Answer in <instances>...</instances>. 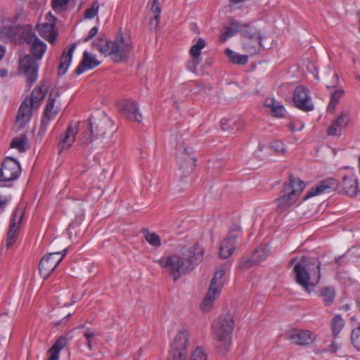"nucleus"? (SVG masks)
I'll return each instance as SVG.
<instances>
[{"instance_id":"obj_1","label":"nucleus","mask_w":360,"mask_h":360,"mask_svg":"<svg viewBox=\"0 0 360 360\" xmlns=\"http://www.w3.org/2000/svg\"><path fill=\"white\" fill-rule=\"evenodd\" d=\"M204 250L198 244L181 250V255L173 254L165 259L162 258L158 263L172 276L174 281L197 266L203 258Z\"/></svg>"},{"instance_id":"obj_2","label":"nucleus","mask_w":360,"mask_h":360,"mask_svg":"<svg viewBox=\"0 0 360 360\" xmlns=\"http://www.w3.org/2000/svg\"><path fill=\"white\" fill-rule=\"evenodd\" d=\"M350 197H355L359 191L358 179L354 174L344 176L341 182L335 178H326L310 188L304 199L323 193H329L335 191Z\"/></svg>"},{"instance_id":"obj_3","label":"nucleus","mask_w":360,"mask_h":360,"mask_svg":"<svg viewBox=\"0 0 360 360\" xmlns=\"http://www.w3.org/2000/svg\"><path fill=\"white\" fill-rule=\"evenodd\" d=\"M321 262L317 258L302 257L293 268L295 280L303 289L310 293L321 279Z\"/></svg>"},{"instance_id":"obj_4","label":"nucleus","mask_w":360,"mask_h":360,"mask_svg":"<svg viewBox=\"0 0 360 360\" xmlns=\"http://www.w3.org/2000/svg\"><path fill=\"white\" fill-rule=\"evenodd\" d=\"M101 53L111 56L112 60L120 63L126 60L133 50L132 41L130 38L125 39L123 34H117L115 41H110L99 37L92 44Z\"/></svg>"},{"instance_id":"obj_5","label":"nucleus","mask_w":360,"mask_h":360,"mask_svg":"<svg viewBox=\"0 0 360 360\" xmlns=\"http://www.w3.org/2000/svg\"><path fill=\"white\" fill-rule=\"evenodd\" d=\"M215 347L221 354L229 352L232 343L234 321L229 314L220 316L212 324Z\"/></svg>"},{"instance_id":"obj_6","label":"nucleus","mask_w":360,"mask_h":360,"mask_svg":"<svg viewBox=\"0 0 360 360\" xmlns=\"http://www.w3.org/2000/svg\"><path fill=\"white\" fill-rule=\"evenodd\" d=\"M305 187V184L292 174L289 175V179L284 184L283 189L279 192L276 199V210L281 214L289 209L297 200L299 194Z\"/></svg>"},{"instance_id":"obj_7","label":"nucleus","mask_w":360,"mask_h":360,"mask_svg":"<svg viewBox=\"0 0 360 360\" xmlns=\"http://www.w3.org/2000/svg\"><path fill=\"white\" fill-rule=\"evenodd\" d=\"M31 25H8L0 29V38L8 40L15 44H30L36 37Z\"/></svg>"},{"instance_id":"obj_8","label":"nucleus","mask_w":360,"mask_h":360,"mask_svg":"<svg viewBox=\"0 0 360 360\" xmlns=\"http://www.w3.org/2000/svg\"><path fill=\"white\" fill-rule=\"evenodd\" d=\"M226 273L225 267L221 266L215 272L211 280L210 288L202 302L201 309L202 311H209L214 303L217 295H218L223 287V277Z\"/></svg>"},{"instance_id":"obj_9","label":"nucleus","mask_w":360,"mask_h":360,"mask_svg":"<svg viewBox=\"0 0 360 360\" xmlns=\"http://www.w3.org/2000/svg\"><path fill=\"white\" fill-rule=\"evenodd\" d=\"M189 334L186 330L179 331L171 345L167 360H186L188 356L187 344Z\"/></svg>"},{"instance_id":"obj_10","label":"nucleus","mask_w":360,"mask_h":360,"mask_svg":"<svg viewBox=\"0 0 360 360\" xmlns=\"http://www.w3.org/2000/svg\"><path fill=\"white\" fill-rule=\"evenodd\" d=\"M38 70V60L30 54H25L19 60L18 71L27 77L26 81L30 86L37 81Z\"/></svg>"},{"instance_id":"obj_11","label":"nucleus","mask_w":360,"mask_h":360,"mask_svg":"<svg viewBox=\"0 0 360 360\" xmlns=\"http://www.w3.org/2000/svg\"><path fill=\"white\" fill-rule=\"evenodd\" d=\"M85 124L86 131L82 139V144L83 145L92 143L94 138L102 137L106 133L107 124L105 120H96L91 116Z\"/></svg>"},{"instance_id":"obj_12","label":"nucleus","mask_w":360,"mask_h":360,"mask_svg":"<svg viewBox=\"0 0 360 360\" xmlns=\"http://www.w3.org/2000/svg\"><path fill=\"white\" fill-rule=\"evenodd\" d=\"M21 173L20 162L15 158L6 157L1 163L0 181L6 183L17 179Z\"/></svg>"},{"instance_id":"obj_13","label":"nucleus","mask_w":360,"mask_h":360,"mask_svg":"<svg viewBox=\"0 0 360 360\" xmlns=\"http://www.w3.org/2000/svg\"><path fill=\"white\" fill-rule=\"evenodd\" d=\"M292 101L295 106L303 112H309L314 109L310 91L303 85H299L295 89Z\"/></svg>"},{"instance_id":"obj_14","label":"nucleus","mask_w":360,"mask_h":360,"mask_svg":"<svg viewBox=\"0 0 360 360\" xmlns=\"http://www.w3.org/2000/svg\"><path fill=\"white\" fill-rule=\"evenodd\" d=\"M240 232V228L234 225L229 231L226 238L221 242L219 246V257L221 259L229 258L235 251L236 239Z\"/></svg>"},{"instance_id":"obj_15","label":"nucleus","mask_w":360,"mask_h":360,"mask_svg":"<svg viewBox=\"0 0 360 360\" xmlns=\"http://www.w3.org/2000/svg\"><path fill=\"white\" fill-rule=\"evenodd\" d=\"M24 211L20 207H17L12 213L9 221V226L6 235V247L10 248L12 247L17 237V233L22 217Z\"/></svg>"},{"instance_id":"obj_16","label":"nucleus","mask_w":360,"mask_h":360,"mask_svg":"<svg viewBox=\"0 0 360 360\" xmlns=\"http://www.w3.org/2000/svg\"><path fill=\"white\" fill-rule=\"evenodd\" d=\"M120 112L128 120L141 122L143 117L139 112V104L132 100L124 101L120 108Z\"/></svg>"},{"instance_id":"obj_17","label":"nucleus","mask_w":360,"mask_h":360,"mask_svg":"<svg viewBox=\"0 0 360 360\" xmlns=\"http://www.w3.org/2000/svg\"><path fill=\"white\" fill-rule=\"evenodd\" d=\"M35 108H32L31 104L28 103V99H24L21 103L15 117V124L18 130H20L27 125L30 121L32 111Z\"/></svg>"},{"instance_id":"obj_18","label":"nucleus","mask_w":360,"mask_h":360,"mask_svg":"<svg viewBox=\"0 0 360 360\" xmlns=\"http://www.w3.org/2000/svg\"><path fill=\"white\" fill-rule=\"evenodd\" d=\"M56 96H58V92L56 96H53L52 92H51L49 96L41 120V128L46 129L49 122L53 120L58 112V110L57 108L54 109Z\"/></svg>"},{"instance_id":"obj_19","label":"nucleus","mask_w":360,"mask_h":360,"mask_svg":"<svg viewBox=\"0 0 360 360\" xmlns=\"http://www.w3.org/2000/svg\"><path fill=\"white\" fill-rule=\"evenodd\" d=\"M286 338L297 345H309L311 344L314 338L309 330H293L286 334Z\"/></svg>"},{"instance_id":"obj_20","label":"nucleus","mask_w":360,"mask_h":360,"mask_svg":"<svg viewBox=\"0 0 360 360\" xmlns=\"http://www.w3.org/2000/svg\"><path fill=\"white\" fill-rule=\"evenodd\" d=\"M77 129H74L71 125L68 127L66 131L61 134L58 143V153L61 154L63 151L69 149L75 141Z\"/></svg>"},{"instance_id":"obj_21","label":"nucleus","mask_w":360,"mask_h":360,"mask_svg":"<svg viewBox=\"0 0 360 360\" xmlns=\"http://www.w3.org/2000/svg\"><path fill=\"white\" fill-rule=\"evenodd\" d=\"M101 64V62L97 60L96 56L85 51L83 53V58L77 68L75 69V72L76 75H79L82 74L86 70H92Z\"/></svg>"},{"instance_id":"obj_22","label":"nucleus","mask_w":360,"mask_h":360,"mask_svg":"<svg viewBox=\"0 0 360 360\" xmlns=\"http://www.w3.org/2000/svg\"><path fill=\"white\" fill-rule=\"evenodd\" d=\"M37 30L41 37L49 41L51 44H54L58 37L54 23L44 22L38 24Z\"/></svg>"},{"instance_id":"obj_23","label":"nucleus","mask_w":360,"mask_h":360,"mask_svg":"<svg viewBox=\"0 0 360 360\" xmlns=\"http://www.w3.org/2000/svg\"><path fill=\"white\" fill-rule=\"evenodd\" d=\"M76 43H72L68 48V51L65 49L63 51L60 57V63L58 68V76H63L66 73L69 65L72 62L73 53L76 49Z\"/></svg>"},{"instance_id":"obj_24","label":"nucleus","mask_w":360,"mask_h":360,"mask_svg":"<svg viewBox=\"0 0 360 360\" xmlns=\"http://www.w3.org/2000/svg\"><path fill=\"white\" fill-rule=\"evenodd\" d=\"M70 340L66 336H59L48 350V354H49L48 360H58L60 352L69 344Z\"/></svg>"},{"instance_id":"obj_25","label":"nucleus","mask_w":360,"mask_h":360,"mask_svg":"<svg viewBox=\"0 0 360 360\" xmlns=\"http://www.w3.org/2000/svg\"><path fill=\"white\" fill-rule=\"evenodd\" d=\"M28 44L30 46V56H32L34 59L40 60L43 58L46 51V44L37 36L33 39V41H32V42Z\"/></svg>"},{"instance_id":"obj_26","label":"nucleus","mask_w":360,"mask_h":360,"mask_svg":"<svg viewBox=\"0 0 360 360\" xmlns=\"http://www.w3.org/2000/svg\"><path fill=\"white\" fill-rule=\"evenodd\" d=\"M56 267V262L50 261L46 255L41 259L38 265L39 274L44 279H47Z\"/></svg>"},{"instance_id":"obj_27","label":"nucleus","mask_w":360,"mask_h":360,"mask_svg":"<svg viewBox=\"0 0 360 360\" xmlns=\"http://www.w3.org/2000/svg\"><path fill=\"white\" fill-rule=\"evenodd\" d=\"M46 94V90H44L41 86H37L30 96H26L25 99H28V103L34 108H39Z\"/></svg>"},{"instance_id":"obj_28","label":"nucleus","mask_w":360,"mask_h":360,"mask_svg":"<svg viewBox=\"0 0 360 360\" xmlns=\"http://www.w3.org/2000/svg\"><path fill=\"white\" fill-rule=\"evenodd\" d=\"M335 295V288L330 285L321 288L318 292V296L322 299L326 307H330L333 304Z\"/></svg>"},{"instance_id":"obj_29","label":"nucleus","mask_w":360,"mask_h":360,"mask_svg":"<svg viewBox=\"0 0 360 360\" xmlns=\"http://www.w3.org/2000/svg\"><path fill=\"white\" fill-rule=\"evenodd\" d=\"M230 26L225 27L224 32H221L219 39L221 42H225L229 38L239 33V28L240 27V22L238 20L231 19L229 20Z\"/></svg>"},{"instance_id":"obj_30","label":"nucleus","mask_w":360,"mask_h":360,"mask_svg":"<svg viewBox=\"0 0 360 360\" xmlns=\"http://www.w3.org/2000/svg\"><path fill=\"white\" fill-rule=\"evenodd\" d=\"M262 37L259 39H248L243 42L244 50L250 56H255L259 53L262 45Z\"/></svg>"},{"instance_id":"obj_31","label":"nucleus","mask_w":360,"mask_h":360,"mask_svg":"<svg viewBox=\"0 0 360 360\" xmlns=\"http://www.w3.org/2000/svg\"><path fill=\"white\" fill-rule=\"evenodd\" d=\"M225 54L229 60L233 64L244 65L248 62V56L247 55L238 53L229 48L226 49Z\"/></svg>"},{"instance_id":"obj_32","label":"nucleus","mask_w":360,"mask_h":360,"mask_svg":"<svg viewBox=\"0 0 360 360\" xmlns=\"http://www.w3.org/2000/svg\"><path fill=\"white\" fill-rule=\"evenodd\" d=\"M239 33H240L242 37H243L245 39L255 38L259 39V37H262L259 31L253 29L250 25L248 23H240Z\"/></svg>"},{"instance_id":"obj_33","label":"nucleus","mask_w":360,"mask_h":360,"mask_svg":"<svg viewBox=\"0 0 360 360\" xmlns=\"http://www.w3.org/2000/svg\"><path fill=\"white\" fill-rule=\"evenodd\" d=\"M266 106L271 108L272 114L277 117H283L285 116V109L283 105L276 103L274 99L266 101Z\"/></svg>"},{"instance_id":"obj_34","label":"nucleus","mask_w":360,"mask_h":360,"mask_svg":"<svg viewBox=\"0 0 360 360\" xmlns=\"http://www.w3.org/2000/svg\"><path fill=\"white\" fill-rule=\"evenodd\" d=\"M269 253V249L266 246L260 245L252 253L257 264H259L266 259Z\"/></svg>"},{"instance_id":"obj_35","label":"nucleus","mask_w":360,"mask_h":360,"mask_svg":"<svg viewBox=\"0 0 360 360\" xmlns=\"http://www.w3.org/2000/svg\"><path fill=\"white\" fill-rule=\"evenodd\" d=\"M27 142V139L25 134L20 137H15L10 143V146L12 148H16L20 153H23L26 150L25 145Z\"/></svg>"},{"instance_id":"obj_36","label":"nucleus","mask_w":360,"mask_h":360,"mask_svg":"<svg viewBox=\"0 0 360 360\" xmlns=\"http://www.w3.org/2000/svg\"><path fill=\"white\" fill-rule=\"evenodd\" d=\"M205 46V40L202 38L198 39L197 42L190 49L189 53L191 58H195V59L201 60V51Z\"/></svg>"},{"instance_id":"obj_37","label":"nucleus","mask_w":360,"mask_h":360,"mask_svg":"<svg viewBox=\"0 0 360 360\" xmlns=\"http://www.w3.org/2000/svg\"><path fill=\"white\" fill-rule=\"evenodd\" d=\"M345 322L340 315H335L331 322V329L333 338H336L344 326Z\"/></svg>"},{"instance_id":"obj_38","label":"nucleus","mask_w":360,"mask_h":360,"mask_svg":"<svg viewBox=\"0 0 360 360\" xmlns=\"http://www.w3.org/2000/svg\"><path fill=\"white\" fill-rule=\"evenodd\" d=\"M345 94L344 90L342 89H337L334 91L330 94V99L328 106V110L329 111L333 112L336 105L339 103L340 98L343 96Z\"/></svg>"},{"instance_id":"obj_39","label":"nucleus","mask_w":360,"mask_h":360,"mask_svg":"<svg viewBox=\"0 0 360 360\" xmlns=\"http://www.w3.org/2000/svg\"><path fill=\"white\" fill-rule=\"evenodd\" d=\"M146 240L152 246L160 247L161 245V238L155 233H151L148 230H143Z\"/></svg>"},{"instance_id":"obj_40","label":"nucleus","mask_w":360,"mask_h":360,"mask_svg":"<svg viewBox=\"0 0 360 360\" xmlns=\"http://www.w3.org/2000/svg\"><path fill=\"white\" fill-rule=\"evenodd\" d=\"M148 6H149L150 11L154 13V19L156 21V24L158 23L162 11L159 0H150Z\"/></svg>"},{"instance_id":"obj_41","label":"nucleus","mask_w":360,"mask_h":360,"mask_svg":"<svg viewBox=\"0 0 360 360\" xmlns=\"http://www.w3.org/2000/svg\"><path fill=\"white\" fill-rule=\"evenodd\" d=\"M257 265L252 255L243 256L238 261V268L240 269H248L252 266Z\"/></svg>"},{"instance_id":"obj_42","label":"nucleus","mask_w":360,"mask_h":360,"mask_svg":"<svg viewBox=\"0 0 360 360\" xmlns=\"http://www.w3.org/2000/svg\"><path fill=\"white\" fill-rule=\"evenodd\" d=\"M351 342L352 345L360 351V323L351 332Z\"/></svg>"},{"instance_id":"obj_43","label":"nucleus","mask_w":360,"mask_h":360,"mask_svg":"<svg viewBox=\"0 0 360 360\" xmlns=\"http://www.w3.org/2000/svg\"><path fill=\"white\" fill-rule=\"evenodd\" d=\"M99 6L98 1H94L91 7L85 10L84 18L87 19L94 18L98 13Z\"/></svg>"},{"instance_id":"obj_44","label":"nucleus","mask_w":360,"mask_h":360,"mask_svg":"<svg viewBox=\"0 0 360 360\" xmlns=\"http://www.w3.org/2000/svg\"><path fill=\"white\" fill-rule=\"evenodd\" d=\"M67 253V250H64L62 252H51L46 255L47 257L50 261H54L56 263V266L59 264V263L62 261L63 257L65 256Z\"/></svg>"},{"instance_id":"obj_45","label":"nucleus","mask_w":360,"mask_h":360,"mask_svg":"<svg viewBox=\"0 0 360 360\" xmlns=\"http://www.w3.org/2000/svg\"><path fill=\"white\" fill-rule=\"evenodd\" d=\"M67 253V250H64L62 252H51L46 255L47 257L50 261H54L56 263V266L59 264V263L62 261L63 257L65 256Z\"/></svg>"},{"instance_id":"obj_46","label":"nucleus","mask_w":360,"mask_h":360,"mask_svg":"<svg viewBox=\"0 0 360 360\" xmlns=\"http://www.w3.org/2000/svg\"><path fill=\"white\" fill-rule=\"evenodd\" d=\"M338 126L341 129L346 127L349 121V114L347 112H342L341 114L335 120Z\"/></svg>"},{"instance_id":"obj_47","label":"nucleus","mask_w":360,"mask_h":360,"mask_svg":"<svg viewBox=\"0 0 360 360\" xmlns=\"http://www.w3.org/2000/svg\"><path fill=\"white\" fill-rule=\"evenodd\" d=\"M190 360H207V355L202 347H198L191 354Z\"/></svg>"},{"instance_id":"obj_48","label":"nucleus","mask_w":360,"mask_h":360,"mask_svg":"<svg viewBox=\"0 0 360 360\" xmlns=\"http://www.w3.org/2000/svg\"><path fill=\"white\" fill-rule=\"evenodd\" d=\"M83 335L86 339L88 348L91 350L92 349V338L96 335V333L90 328H87L84 330Z\"/></svg>"},{"instance_id":"obj_49","label":"nucleus","mask_w":360,"mask_h":360,"mask_svg":"<svg viewBox=\"0 0 360 360\" xmlns=\"http://www.w3.org/2000/svg\"><path fill=\"white\" fill-rule=\"evenodd\" d=\"M271 148L276 151L277 153H284L285 152V149L284 148V144L281 141H274L271 143Z\"/></svg>"},{"instance_id":"obj_50","label":"nucleus","mask_w":360,"mask_h":360,"mask_svg":"<svg viewBox=\"0 0 360 360\" xmlns=\"http://www.w3.org/2000/svg\"><path fill=\"white\" fill-rule=\"evenodd\" d=\"M341 128L338 126L337 122L333 120L331 126L328 129V135L329 136H336L340 135L341 134Z\"/></svg>"},{"instance_id":"obj_51","label":"nucleus","mask_w":360,"mask_h":360,"mask_svg":"<svg viewBox=\"0 0 360 360\" xmlns=\"http://www.w3.org/2000/svg\"><path fill=\"white\" fill-rule=\"evenodd\" d=\"M79 228V224L77 222L71 223L68 226V228L67 229L68 234L69 235L70 238H72V237L77 238V229Z\"/></svg>"},{"instance_id":"obj_52","label":"nucleus","mask_w":360,"mask_h":360,"mask_svg":"<svg viewBox=\"0 0 360 360\" xmlns=\"http://www.w3.org/2000/svg\"><path fill=\"white\" fill-rule=\"evenodd\" d=\"M201 60L195 59V58H191L186 64V68L188 70L195 72L198 65L200 63Z\"/></svg>"},{"instance_id":"obj_53","label":"nucleus","mask_w":360,"mask_h":360,"mask_svg":"<svg viewBox=\"0 0 360 360\" xmlns=\"http://www.w3.org/2000/svg\"><path fill=\"white\" fill-rule=\"evenodd\" d=\"M11 200V195H3L0 193V214L4 211Z\"/></svg>"},{"instance_id":"obj_54","label":"nucleus","mask_w":360,"mask_h":360,"mask_svg":"<svg viewBox=\"0 0 360 360\" xmlns=\"http://www.w3.org/2000/svg\"><path fill=\"white\" fill-rule=\"evenodd\" d=\"M70 0H52L51 6L54 11H57L59 8H61L63 6H66Z\"/></svg>"},{"instance_id":"obj_55","label":"nucleus","mask_w":360,"mask_h":360,"mask_svg":"<svg viewBox=\"0 0 360 360\" xmlns=\"http://www.w3.org/2000/svg\"><path fill=\"white\" fill-rule=\"evenodd\" d=\"M231 133H235V132L242 129L244 126V124L241 120L238 119L233 122H231Z\"/></svg>"},{"instance_id":"obj_56","label":"nucleus","mask_w":360,"mask_h":360,"mask_svg":"<svg viewBox=\"0 0 360 360\" xmlns=\"http://www.w3.org/2000/svg\"><path fill=\"white\" fill-rule=\"evenodd\" d=\"M231 120L227 118H223L221 120V127L222 131L231 132Z\"/></svg>"},{"instance_id":"obj_57","label":"nucleus","mask_w":360,"mask_h":360,"mask_svg":"<svg viewBox=\"0 0 360 360\" xmlns=\"http://www.w3.org/2000/svg\"><path fill=\"white\" fill-rule=\"evenodd\" d=\"M98 28L96 26L93 27L89 32L88 35L84 39V42H87L94 38L98 33Z\"/></svg>"},{"instance_id":"obj_58","label":"nucleus","mask_w":360,"mask_h":360,"mask_svg":"<svg viewBox=\"0 0 360 360\" xmlns=\"http://www.w3.org/2000/svg\"><path fill=\"white\" fill-rule=\"evenodd\" d=\"M46 18L47 20V22L49 23H54V25H56V22L57 20V18L56 16H54L51 12H49L46 16Z\"/></svg>"},{"instance_id":"obj_59","label":"nucleus","mask_w":360,"mask_h":360,"mask_svg":"<svg viewBox=\"0 0 360 360\" xmlns=\"http://www.w3.org/2000/svg\"><path fill=\"white\" fill-rule=\"evenodd\" d=\"M339 349L338 345L335 342H332L329 346V352L330 353H335Z\"/></svg>"},{"instance_id":"obj_60","label":"nucleus","mask_w":360,"mask_h":360,"mask_svg":"<svg viewBox=\"0 0 360 360\" xmlns=\"http://www.w3.org/2000/svg\"><path fill=\"white\" fill-rule=\"evenodd\" d=\"M288 127H289V129H290V131H300V130H302V129L304 128V123H302V124H300V127L299 128H296V127H295V124H294V123L290 122V123L289 124Z\"/></svg>"},{"instance_id":"obj_61","label":"nucleus","mask_w":360,"mask_h":360,"mask_svg":"<svg viewBox=\"0 0 360 360\" xmlns=\"http://www.w3.org/2000/svg\"><path fill=\"white\" fill-rule=\"evenodd\" d=\"M6 53V49L4 46L0 45V60L3 58Z\"/></svg>"},{"instance_id":"obj_62","label":"nucleus","mask_w":360,"mask_h":360,"mask_svg":"<svg viewBox=\"0 0 360 360\" xmlns=\"http://www.w3.org/2000/svg\"><path fill=\"white\" fill-rule=\"evenodd\" d=\"M8 71L5 69H0V77H4L7 75Z\"/></svg>"},{"instance_id":"obj_63","label":"nucleus","mask_w":360,"mask_h":360,"mask_svg":"<svg viewBox=\"0 0 360 360\" xmlns=\"http://www.w3.org/2000/svg\"><path fill=\"white\" fill-rule=\"evenodd\" d=\"M189 161H193V163H192V165H191V167H190L191 170H193V167L195 166V162L197 161V159L195 157L191 158Z\"/></svg>"},{"instance_id":"obj_64","label":"nucleus","mask_w":360,"mask_h":360,"mask_svg":"<svg viewBox=\"0 0 360 360\" xmlns=\"http://www.w3.org/2000/svg\"><path fill=\"white\" fill-rule=\"evenodd\" d=\"M245 1V0H230V2L233 3V4H238V3L244 2Z\"/></svg>"}]
</instances>
